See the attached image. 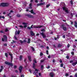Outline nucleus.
<instances>
[{
	"label": "nucleus",
	"mask_w": 77,
	"mask_h": 77,
	"mask_svg": "<svg viewBox=\"0 0 77 77\" xmlns=\"http://www.w3.org/2000/svg\"><path fill=\"white\" fill-rule=\"evenodd\" d=\"M29 6H32V3L30 4Z\"/></svg>",
	"instance_id": "69168bd1"
},
{
	"label": "nucleus",
	"mask_w": 77,
	"mask_h": 77,
	"mask_svg": "<svg viewBox=\"0 0 77 77\" xmlns=\"http://www.w3.org/2000/svg\"><path fill=\"white\" fill-rule=\"evenodd\" d=\"M35 69V71H37L36 72V73H37V72H38L39 70L37 69Z\"/></svg>",
	"instance_id": "4c0bfd02"
},
{
	"label": "nucleus",
	"mask_w": 77,
	"mask_h": 77,
	"mask_svg": "<svg viewBox=\"0 0 77 77\" xmlns=\"http://www.w3.org/2000/svg\"><path fill=\"white\" fill-rule=\"evenodd\" d=\"M71 54H72V55H73L74 54V52H72Z\"/></svg>",
	"instance_id": "bf43d9fd"
},
{
	"label": "nucleus",
	"mask_w": 77,
	"mask_h": 77,
	"mask_svg": "<svg viewBox=\"0 0 77 77\" xmlns=\"http://www.w3.org/2000/svg\"><path fill=\"white\" fill-rule=\"evenodd\" d=\"M63 63H61L60 65V66L61 67H63Z\"/></svg>",
	"instance_id": "f704fd0d"
},
{
	"label": "nucleus",
	"mask_w": 77,
	"mask_h": 77,
	"mask_svg": "<svg viewBox=\"0 0 77 77\" xmlns=\"http://www.w3.org/2000/svg\"><path fill=\"white\" fill-rule=\"evenodd\" d=\"M60 63H62V60H60Z\"/></svg>",
	"instance_id": "774afa93"
},
{
	"label": "nucleus",
	"mask_w": 77,
	"mask_h": 77,
	"mask_svg": "<svg viewBox=\"0 0 77 77\" xmlns=\"http://www.w3.org/2000/svg\"><path fill=\"white\" fill-rule=\"evenodd\" d=\"M42 32H44L45 31V29H43L41 30Z\"/></svg>",
	"instance_id": "603ef678"
},
{
	"label": "nucleus",
	"mask_w": 77,
	"mask_h": 77,
	"mask_svg": "<svg viewBox=\"0 0 77 77\" xmlns=\"http://www.w3.org/2000/svg\"><path fill=\"white\" fill-rule=\"evenodd\" d=\"M41 5H45V2H44L42 3H41Z\"/></svg>",
	"instance_id": "72a5a7b5"
},
{
	"label": "nucleus",
	"mask_w": 77,
	"mask_h": 77,
	"mask_svg": "<svg viewBox=\"0 0 77 77\" xmlns=\"http://www.w3.org/2000/svg\"><path fill=\"white\" fill-rule=\"evenodd\" d=\"M8 31H9V30L8 29L6 28L5 30V32H8Z\"/></svg>",
	"instance_id": "a878e982"
},
{
	"label": "nucleus",
	"mask_w": 77,
	"mask_h": 77,
	"mask_svg": "<svg viewBox=\"0 0 77 77\" xmlns=\"http://www.w3.org/2000/svg\"><path fill=\"white\" fill-rule=\"evenodd\" d=\"M43 69H44V66L43 65H42L41 66V70H43Z\"/></svg>",
	"instance_id": "b1692460"
},
{
	"label": "nucleus",
	"mask_w": 77,
	"mask_h": 77,
	"mask_svg": "<svg viewBox=\"0 0 77 77\" xmlns=\"http://www.w3.org/2000/svg\"><path fill=\"white\" fill-rule=\"evenodd\" d=\"M5 63L6 65H9L10 66H13V64L12 63H9L8 62L6 61L5 62Z\"/></svg>",
	"instance_id": "20e7f679"
},
{
	"label": "nucleus",
	"mask_w": 77,
	"mask_h": 77,
	"mask_svg": "<svg viewBox=\"0 0 77 77\" xmlns=\"http://www.w3.org/2000/svg\"><path fill=\"white\" fill-rule=\"evenodd\" d=\"M46 54L48 55V51L47 50L46 51Z\"/></svg>",
	"instance_id": "09e8293b"
},
{
	"label": "nucleus",
	"mask_w": 77,
	"mask_h": 77,
	"mask_svg": "<svg viewBox=\"0 0 77 77\" xmlns=\"http://www.w3.org/2000/svg\"><path fill=\"white\" fill-rule=\"evenodd\" d=\"M35 66H36V65H35V63H33V67L34 69H35Z\"/></svg>",
	"instance_id": "412c9836"
},
{
	"label": "nucleus",
	"mask_w": 77,
	"mask_h": 77,
	"mask_svg": "<svg viewBox=\"0 0 77 77\" xmlns=\"http://www.w3.org/2000/svg\"><path fill=\"white\" fill-rule=\"evenodd\" d=\"M37 6H41V3L40 4H38L37 5Z\"/></svg>",
	"instance_id": "7c9ffc66"
},
{
	"label": "nucleus",
	"mask_w": 77,
	"mask_h": 77,
	"mask_svg": "<svg viewBox=\"0 0 77 77\" xmlns=\"http://www.w3.org/2000/svg\"><path fill=\"white\" fill-rule=\"evenodd\" d=\"M35 3H37L38 2V0H35Z\"/></svg>",
	"instance_id": "ea45409f"
},
{
	"label": "nucleus",
	"mask_w": 77,
	"mask_h": 77,
	"mask_svg": "<svg viewBox=\"0 0 77 77\" xmlns=\"http://www.w3.org/2000/svg\"><path fill=\"white\" fill-rule=\"evenodd\" d=\"M24 28H26L27 27V25H25L24 26Z\"/></svg>",
	"instance_id": "0e129e2a"
},
{
	"label": "nucleus",
	"mask_w": 77,
	"mask_h": 77,
	"mask_svg": "<svg viewBox=\"0 0 77 77\" xmlns=\"http://www.w3.org/2000/svg\"><path fill=\"white\" fill-rule=\"evenodd\" d=\"M62 46V45H60V44H59L58 45L57 47L58 48H60V47H61Z\"/></svg>",
	"instance_id": "6ab92c4d"
},
{
	"label": "nucleus",
	"mask_w": 77,
	"mask_h": 77,
	"mask_svg": "<svg viewBox=\"0 0 77 77\" xmlns=\"http://www.w3.org/2000/svg\"><path fill=\"white\" fill-rule=\"evenodd\" d=\"M3 18V19H5V17L4 16H0V18Z\"/></svg>",
	"instance_id": "393cba45"
},
{
	"label": "nucleus",
	"mask_w": 77,
	"mask_h": 77,
	"mask_svg": "<svg viewBox=\"0 0 77 77\" xmlns=\"http://www.w3.org/2000/svg\"><path fill=\"white\" fill-rule=\"evenodd\" d=\"M29 71L30 72V73L31 74H32V70H31V69H29Z\"/></svg>",
	"instance_id": "de8ad7c7"
},
{
	"label": "nucleus",
	"mask_w": 77,
	"mask_h": 77,
	"mask_svg": "<svg viewBox=\"0 0 77 77\" xmlns=\"http://www.w3.org/2000/svg\"><path fill=\"white\" fill-rule=\"evenodd\" d=\"M17 66H14V69H16V68H17Z\"/></svg>",
	"instance_id": "8fccbe9b"
},
{
	"label": "nucleus",
	"mask_w": 77,
	"mask_h": 77,
	"mask_svg": "<svg viewBox=\"0 0 77 77\" xmlns=\"http://www.w3.org/2000/svg\"><path fill=\"white\" fill-rule=\"evenodd\" d=\"M75 77H77V73H75Z\"/></svg>",
	"instance_id": "680f3d73"
},
{
	"label": "nucleus",
	"mask_w": 77,
	"mask_h": 77,
	"mask_svg": "<svg viewBox=\"0 0 77 77\" xmlns=\"http://www.w3.org/2000/svg\"><path fill=\"white\" fill-rule=\"evenodd\" d=\"M61 27L64 31H66L67 30V28H66V26L64 27V24H62L61 26Z\"/></svg>",
	"instance_id": "7ed1b4c3"
},
{
	"label": "nucleus",
	"mask_w": 77,
	"mask_h": 77,
	"mask_svg": "<svg viewBox=\"0 0 77 77\" xmlns=\"http://www.w3.org/2000/svg\"><path fill=\"white\" fill-rule=\"evenodd\" d=\"M11 13L10 12L8 14H7V16H8V17H9V15H11Z\"/></svg>",
	"instance_id": "473e14b6"
},
{
	"label": "nucleus",
	"mask_w": 77,
	"mask_h": 77,
	"mask_svg": "<svg viewBox=\"0 0 77 77\" xmlns=\"http://www.w3.org/2000/svg\"><path fill=\"white\" fill-rule=\"evenodd\" d=\"M50 75L51 77H54V73L53 72L50 73Z\"/></svg>",
	"instance_id": "ddd939ff"
},
{
	"label": "nucleus",
	"mask_w": 77,
	"mask_h": 77,
	"mask_svg": "<svg viewBox=\"0 0 77 77\" xmlns=\"http://www.w3.org/2000/svg\"><path fill=\"white\" fill-rule=\"evenodd\" d=\"M31 14H33L34 15H35L36 14V13H34V12H33V10H32L31 11Z\"/></svg>",
	"instance_id": "a211bd4d"
},
{
	"label": "nucleus",
	"mask_w": 77,
	"mask_h": 77,
	"mask_svg": "<svg viewBox=\"0 0 77 77\" xmlns=\"http://www.w3.org/2000/svg\"><path fill=\"white\" fill-rule=\"evenodd\" d=\"M64 7L63 8V11H65V12L66 13V14H69V11H68V9L66 8L65 6L66 5H65V3H63Z\"/></svg>",
	"instance_id": "f03ea898"
},
{
	"label": "nucleus",
	"mask_w": 77,
	"mask_h": 77,
	"mask_svg": "<svg viewBox=\"0 0 77 77\" xmlns=\"http://www.w3.org/2000/svg\"><path fill=\"white\" fill-rule=\"evenodd\" d=\"M57 38L56 37H54V38L55 40L56 41L57 40V39H58V38H59V35H57Z\"/></svg>",
	"instance_id": "5701e85b"
},
{
	"label": "nucleus",
	"mask_w": 77,
	"mask_h": 77,
	"mask_svg": "<svg viewBox=\"0 0 77 77\" xmlns=\"http://www.w3.org/2000/svg\"><path fill=\"white\" fill-rule=\"evenodd\" d=\"M31 48H32V51H35V48H33V47H31Z\"/></svg>",
	"instance_id": "c85d7f7f"
},
{
	"label": "nucleus",
	"mask_w": 77,
	"mask_h": 77,
	"mask_svg": "<svg viewBox=\"0 0 77 77\" xmlns=\"http://www.w3.org/2000/svg\"><path fill=\"white\" fill-rule=\"evenodd\" d=\"M40 34L42 35L43 38H46V35L44 32L41 33Z\"/></svg>",
	"instance_id": "6e6552de"
},
{
	"label": "nucleus",
	"mask_w": 77,
	"mask_h": 77,
	"mask_svg": "<svg viewBox=\"0 0 77 77\" xmlns=\"http://www.w3.org/2000/svg\"><path fill=\"white\" fill-rule=\"evenodd\" d=\"M26 16H27V17H28L29 18H34V16H32V15H31L30 14H25Z\"/></svg>",
	"instance_id": "423d86ee"
},
{
	"label": "nucleus",
	"mask_w": 77,
	"mask_h": 77,
	"mask_svg": "<svg viewBox=\"0 0 77 77\" xmlns=\"http://www.w3.org/2000/svg\"><path fill=\"white\" fill-rule=\"evenodd\" d=\"M17 17H21V15H20V14H17Z\"/></svg>",
	"instance_id": "4be33fe9"
},
{
	"label": "nucleus",
	"mask_w": 77,
	"mask_h": 77,
	"mask_svg": "<svg viewBox=\"0 0 77 77\" xmlns=\"http://www.w3.org/2000/svg\"><path fill=\"white\" fill-rule=\"evenodd\" d=\"M33 62H35V63H37V62H36V60H33Z\"/></svg>",
	"instance_id": "e433bc0d"
},
{
	"label": "nucleus",
	"mask_w": 77,
	"mask_h": 77,
	"mask_svg": "<svg viewBox=\"0 0 77 77\" xmlns=\"http://www.w3.org/2000/svg\"><path fill=\"white\" fill-rule=\"evenodd\" d=\"M5 56L6 57H8V54L7 53H5Z\"/></svg>",
	"instance_id": "cd10ccee"
},
{
	"label": "nucleus",
	"mask_w": 77,
	"mask_h": 77,
	"mask_svg": "<svg viewBox=\"0 0 77 77\" xmlns=\"http://www.w3.org/2000/svg\"><path fill=\"white\" fill-rule=\"evenodd\" d=\"M66 58L67 59H69V57L68 56H66Z\"/></svg>",
	"instance_id": "c03bdc74"
},
{
	"label": "nucleus",
	"mask_w": 77,
	"mask_h": 77,
	"mask_svg": "<svg viewBox=\"0 0 77 77\" xmlns=\"http://www.w3.org/2000/svg\"><path fill=\"white\" fill-rule=\"evenodd\" d=\"M19 69L20 71V73H21V72H22V69H23V67L21 66H20L19 68Z\"/></svg>",
	"instance_id": "0eeeda50"
},
{
	"label": "nucleus",
	"mask_w": 77,
	"mask_h": 77,
	"mask_svg": "<svg viewBox=\"0 0 77 77\" xmlns=\"http://www.w3.org/2000/svg\"><path fill=\"white\" fill-rule=\"evenodd\" d=\"M44 61H45V59H44V60H41V63H42V62H44Z\"/></svg>",
	"instance_id": "bb28decb"
},
{
	"label": "nucleus",
	"mask_w": 77,
	"mask_h": 77,
	"mask_svg": "<svg viewBox=\"0 0 77 77\" xmlns=\"http://www.w3.org/2000/svg\"><path fill=\"white\" fill-rule=\"evenodd\" d=\"M33 25H32L31 26V28L33 29Z\"/></svg>",
	"instance_id": "e2e57ef3"
},
{
	"label": "nucleus",
	"mask_w": 77,
	"mask_h": 77,
	"mask_svg": "<svg viewBox=\"0 0 77 77\" xmlns=\"http://www.w3.org/2000/svg\"><path fill=\"white\" fill-rule=\"evenodd\" d=\"M0 32H1V33H5L4 32V31L2 30L0 31Z\"/></svg>",
	"instance_id": "58836bf2"
},
{
	"label": "nucleus",
	"mask_w": 77,
	"mask_h": 77,
	"mask_svg": "<svg viewBox=\"0 0 77 77\" xmlns=\"http://www.w3.org/2000/svg\"><path fill=\"white\" fill-rule=\"evenodd\" d=\"M19 27H20V28H23V27L22 25H20L19 26Z\"/></svg>",
	"instance_id": "79ce46f5"
},
{
	"label": "nucleus",
	"mask_w": 77,
	"mask_h": 77,
	"mask_svg": "<svg viewBox=\"0 0 77 77\" xmlns=\"http://www.w3.org/2000/svg\"><path fill=\"white\" fill-rule=\"evenodd\" d=\"M3 69H4V67L3 66H1L0 68V72H2V71H3Z\"/></svg>",
	"instance_id": "1a4fd4ad"
},
{
	"label": "nucleus",
	"mask_w": 77,
	"mask_h": 77,
	"mask_svg": "<svg viewBox=\"0 0 77 77\" xmlns=\"http://www.w3.org/2000/svg\"><path fill=\"white\" fill-rule=\"evenodd\" d=\"M23 58V57L22 56V55H20V61H21L22 60V58Z\"/></svg>",
	"instance_id": "aec40b11"
},
{
	"label": "nucleus",
	"mask_w": 77,
	"mask_h": 77,
	"mask_svg": "<svg viewBox=\"0 0 77 77\" xmlns=\"http://www.w3.org/2000/svg\"><path fill=\"white\" fill-rule=\"evenodd\" d=\"M42 55H43V54H42V53L41 52L40 53V56H42Z\"/></svg>",
	"instance_id": "a19ab883"
},
{
	"label": "nucleus",
	"mask_w": 77,
	"mask_h": 77,
	"mask_svg": "<svg viewBox=\"0 0 77 77\" xmlns=\"http://www.w3.org/2000/svg\"><path fill=\"white\" fill-rule=\"evenodd\" d=\"M14 39H15L16 40H17V39H18V38H17V37H16L15 36H14Z\"/></svg>",
	"instance_id": "864d4df0"
},
{
	"label": "nucleus",
	"mask_w": 77,
	"mask_h": 77,
	"mask_svg": "<svg viewBox=\"0 0 77 77\" xmlns=\"http://www.w3.org/2000/svg\"><path fill=\"white\" fill-rule=\"evenodd\" d=\"M28 58L29 62H31V61H32V59H31V57H30V56H29L28 57Z\"/></svg>",
	"instance_id": "dca6fc26"
},
{
	"label": "nucleus",
	"mask_w": 77,
	"mask_h": 77,
	"mask_svg": "<svg viewBox=\"0 0 77 77\" xmlns=\"http://www.w3.org/2000/svg\"><path fill=\"white\" fill-rule=\"evenodd\" d=\"M4 38H2V41L3 42H4L5 40H7V36L6 35H4L3 36Z\"/></svg>",
	"instance_id": "39448f33"
},
{
	"label": "nucleus",
	"mask_w": 77,
	"mask_h": 77,
	"mask_svg": "<svg viewBox=\"0 0 77 77\" xmlns=\"http://www.w3.org/2000/svg\"><path fill=\"white\" fill-rule=\"evenodd\" d=\"M9 55H10L11 57V60H13V55H12V54H11L10 53H9Z\"/></svg>",
	"instance_id": "4468645a"
},
{
	"label": "nucleus",
	"mask_w": 77,
	"mask_h": 77,
	"mask_svg": "<svg viewBox=\"0 0 77 77\" xmlns=\"http://www.w3.org/2000/svg\"><path fill=\"white\" fill-rule=\"evenodd\" d=\"M74 26L75 27H76V28H77V22L76 21H75Z\"/></svg>",
	"instance_id": "f3484780"
},
{
	"label": "nucleus",
	"mask_w": 77,
	"mask_h": 77,
	"mask_svg": "<svg viewBox=\"0 0 77 77\" xmlns=\"http://www.w3.org/2000/svg\"><path fill=\"white\" fill-rule=\"evenodd\" d=\"M27 29H28L29 30H30V29H31V27H27Z\"/></svg>",
	"instance_id": "4d7b16f0"
},
{
	"label": "nucleus",
	"mask_w": 77,
	"mask_h": 77,
	"mask_svg": "<svg viewBox=\"0 0 77 77\" xmlns=\"http://www.w3.org/2000/svg\"><path fill=\"white\" fill-rule=\"evenodd\" d=\"M18 34V32L16 31L15 32V35H17Z\"/></svg>",
	"instance_id": "052dcab7"
},
{
	"label": "nucleus",
	"mask_w": 77,
	"mask_h": 77,
	"mask_svg": "<svg viewBox=\"0 0 77 77\" xmlns=\"http://www.w3.org/2000/svg\"><path fill=\"white\" fill-rule=\"evenodd\" d=\"M71 15L72 17H73V14L72 13H71Z\"/></svg>",
	"instance_id": "6e6d98bb"
},
{
	"label": "nucleus",
	"mask_w": 77,
	"mask_h": 77,
	"mask_svg": "<svg viewBox=\"0 0 77 77\" xmlns=\"http://www.w3.org/2000/svg\"><path fill=\"white\" fill-rule=\"evenodd\" d=\"M69 76V74H68V73H66V77H67V76Z\"/></svg>",
	"instance_id": "37998d69"
},
{
	"label": "nucleus",
	"mask_w": 77,
	"mask_h": 77,
	"mask_svg": "<svg viewBox=\"0 0 77 77\" xmlns=\"http://www.w3.org/2000/svg\"><path fill=\"white\" fill-rule=\"evenodd\" d=\"M20 33V30H18V31L17 32L18 35H19Z\"/></svg>",
	"instance_id": "c9c22d12"
},
{
	"label": "nucleus",
	"mask_w": 77,
	"mask_h": 77,
	"mask_svg": "<svg viewBox=\"0 0 77 77\" xmlns=\"http://www.w3.org/2000/svg\"><path fill=\"white\" fill-rule=\"evenodd\" d=\"M34 29H35V28H39V29L41 28L42 27H43V26H33Z\"/></svg>",
	"instance_id": "f8f14e48"
},
{
	"label": "nucleus",
	"mask_w": 77,
	"mask_h": 77,
	"mask_svg": "<svg viewBox=\"0 0 77 77\" xmlns=\"http://www.w3.org/2000/svg\"><path fill=\"white\" fill-rule=\"evenodd\" d=\"M73 60H71L70 61V63H72V62H73Z\"/></svg>",
	"instance_id": "5fc2aeb1"
},
{
	"label": "nucleus",
	"mask_w": 77,
	"mask_h": 77,
	"mask_svg": "<svg viewBox=\"0 0 77 77\" xmlns=\"http://www.w3.org/2000/svg\"><path fill=\"white\" fill-rule=\"evenodd\" d=\"M21 77H24V75H21Z\"/></svg>",
	"instance_id": "13d9d810"
},
{
	"label": "nucleus",
	"mask_w": 77,
	"mask_h": 77,
	"mask_svg": "<svg viewBox=\"0 0 77 77\" xmlns=\"http://www.w3.org/2000/svg\"><path fill=\"white\" fill-rule=\"evenodd\" d=\"M70 3L72 5H73V2H72V1L71 0L70 1Z\"/></svg>",
	"instance_id": "2f4dec72"
},
{
	"label": "nucleus",
	"mask_w": 77,
	"mask_h": 77,
	"mask_svg": "<svg viewBox=\"0 0 77 77\" xmlns=\"http://www.w3.org/2000/svg\"><path fill=\"white\" fill-rule=\"evenodd\" d=\"M9 6V3L5 2L1 3L0 5V6L2 7H8Z\"/></svg>",
	"instance_id": "f257e3e1"
},
{
	"label": "nucleus",
	"mask_w": 77,
	"mask_h": 77,
	"mask_svg": "<svg viewBox=\"0 0 77 77\" xmlns=\"http://www.w3.org/2000/svg\"><path fill=\"white\" fill-rule=\"evenodd\" d=\"M23 24L24 25H27V23H26L24 22L23 23Z\"/></svg>",
	"instance_id": "49530a36"
},
{
	"label": "nucleus",
	"mask_w": 77,
	"mask_h": 77,
	"mask_svg": "<svg viewBox=\"0 0 77 77\" xmlns=\"http://www.w3.org/2000/svg\"><path fill=\"white\" fill-rule=\"evenodd\" d=\"M50 6V4H49L46 5L47 8H48V7H49V6Z\"/></svg>",
	"instance_id": "c756f323"
},
{
	"label": "nucleus",
	"mask_w": 77,
	"mask_h": 77,
	"mask_svg": "<svg viewBox=\"0 0 77 77\" xmlns=\"http://www.w3.org/2000/svg\"><path fill=\"white\" fill-rule=\"evenodd\" d=\"M77 64V61L76 62H75L73 63L72 65L73 66H74L75 65H76V64Z\"/></svg>",
	"instance_id": "2eb2a0df"
},
{
	"label": "nucleus",
	"mask_w": 77,
	"mask_h": 77,
	"mask_svg": "<svg viewBox=\"0 0 77 77\" xmlns=\"http://www.w3.org/2000/svg\"><path fill=\"white\" fill-rule=\"evenodd\" d=\"M4 46H5V47H6L7 46V44H4Z\"/></svg>",
	"instance_id": "338daca9"
},
{
	"label": "nucleus",
	"mask_w": 77,
	"mask_h": 77,
	"mask_svg": "<svg viewBox=\"0 0 77 77\" xmlns=\"http://www.w3.org/2000/svg\"><path fill=\"white\" fill-rule=\"evenodd\" d=\"M24 62L25 63H27V62H26V59H25Z\"/></svg>",
	"instance_id": "3c124183"
},
{
	"label": "nucleus",
	"mask_w": 77,
	"mask_h": 77,
	"mask_svg": "<svg viewBox=\"0 0 77 77\" xmlns=\"http://www.w3.org/2000/svg\"><path fill=\"white\" fill-rule=\"evenodd\" d=\"M30 34L31 36H34L35 35V33H33L32 31H30Z\"/></svg>",
	"instance_id": "9b49d317"
},
{
	"label": "nucleus",
	"mask_w": 77,
	"mask_h": 77,
	"mask_svg": "<svg viewBox=\"0 0 77 77\" xmlns=\"http://www.w3.org/2000/svg\"><path fill=\"white\" fill-rule=\"evenodd\" d=\"M69 47H70V45H69V44H68L67 47H68V48H69Z\"/></svg>",
	"instance_id": "a18cd8bd"
},
{
	"label": "nucleus",
	"mask_w": 77,
	"mask_h": 77,
	"mask_svg": "<svg viewBox=\"0 0 77 77\" xmlns=\"http://www.w3.org/2000/svg\"><path fill=\"white\" fill-rule=\"evenodd\" d=\"M19 41H20V42L21 44H23V42H26V40H24L23 41L20 40H19Z\"/></svg>",
	"instance_id": "9d476101"
}]
</instances>
